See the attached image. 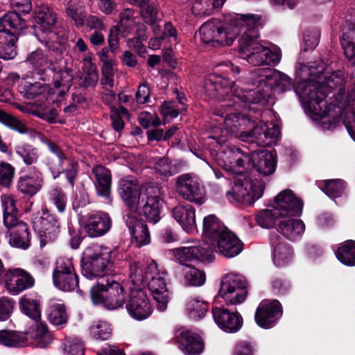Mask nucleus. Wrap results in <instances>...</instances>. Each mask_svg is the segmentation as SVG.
<instances>
[{
  "mask_svg": "<svg viewBox=\"0 0 355 355\" xmlns=\"http://www.w3.org/2000/svg\"><path fill=\"white\" fill-rule=\"evenodd\" d=\"M234 85V81L225 73L214 72L205 78V96L225 102L214 110V114L220 117L225 126L240 129L243 141L259 146H270L279 137V128L272 123L257 121L261 117L262 109L268 103L270 95L260 90L243 92L234 95L233 103L230 104L225 99L232 94Z\"/></svg>",
  "mask_w": 355,
  "mask_h": 355,
  "instance_id": "nucleus-1",
  "label": "nucleus"
},
{
  "mask_svg": "<svg viewBox=\"0 0 355 355\" xmlns=\"http://www.w3.org/2000/svg\"><path fill=\"white\" fill-rule=\"evenodd\" d=\"M315 71L310 69V75L315 76L318 84L313 89L304 82L294 84L288 76L277 70L270 71L266 75V80L271 89L277 90L278 93L293 90L307 113L314 116L315 120L320 121L324 129L334 130L340 123L341 116H333L331 119L328 117L329 113L336 107V105L328 104L325 100L328 94L335 89L339 87V91L342 90L344 71L330 70L324 64L318 65Z\"/></svg>",
  "mask_w": 355,
  "mask_h": 355,
  "instance_id": "nucleus-2",
  "label": "nucleus"
},
{
  "mask_svg": "<svg viewBox=\"0 0 355 355\" xmlns=\"http://www.w3.org/2000/svg\"><path fill=\"white\" fill-rule=\"evenodd\" d=\"M233 22L235 24L243 23L239 39V51L241 56L250 64L254 66L270 65L279 62V54L257 42L259 29L262 27L261 15L246 14L245 16H236Z\"/></svg>",
  "mask_w": 355,
  "mask_h": 355,
  "instance_id": "nucleus-3",
  "label": "nucleus"
},
{
  "mask_svg": "<svg viewBox=\"0 0 355 355\" xmlns=\"http://www.w3.org/2000/svg\"><path fill=\"white\" fill-rule=\"evenodd\" d=\"M246 14L233 13L226 19V25L221 21L215 19L203 24L200 28L201 41L209 46L218 47L230 46L239 36L243 23L233 22L236 16H245Z\"/></svg>",
  "mask_w": 355,
  "mask_h": 355,
  "instance_id": "nucleus-4",
  "label": "nucleus"
},
{
  "mask_svg": "<svg viewBox=\"0 0 355 355\" xmlns=\"http://www.w3.org/2000/svg\"><path fill=\"white\" fill-rule=\"evenodd\" d=\"M89 297L94 306L115 310L123 306L126 300V291L112 277H107L105 280L102 277L91 287Z\"/></svg>",
  "mask_w": 355,
  "mask_h": 355,
  "instance_id": "nucleus-5",
  "label": "nucleus"
},
{
  "mask_svg": "<svg viewBox=\"0 0 355 355\" xmlns=\"http://www.w3.org/2000/svg\"><path fill=\"white\" fill-rule=\"evenodd\" d=\"M3 27V40L0 44V58L5 60L14 59L17 55V42L24 35L28 28L26 21L15 12L6 13L0 19Z\"/></svg>",
  "mask_w": 355,
  "mask_h": 355,
  "instance_id": "nucleus-6",
  "label": "nucleus"
},
{
  "mask_svg": "<svg viewBox=\"0 0 355 355\" xmlns=\"http://www.w3.org/2000/svg\"><path fill=\"white\" fill-rule=\"evenodd\" d=\"M130 268V277L132 280L146 283L157 304V309L160 311H165L169 302L170 291L166 287L164 277L159 273L153 276L148 272V268H144L140 262H134Z\"/></svg>",
  "mask_w": 355,
  "mask_h": 355,
  "instance_id": "nucleus-7",
  "label": "nucleus"
},
{
  "mask_svg": "<svg viewBox=\"0 0 355 355\" xmlns=\"http://www.w3.org/2000/svg\"><path fill=\"white\" fill-rule=\"evenodd\" d=\"M82 274L88 279L104 277L113 271L114 263L111 259V251L107 249L87 248L80 259Z\"/></svg>",
  "mask_w": 355,
  "mask_h": 355,
  "instance_id": "nucleus-8",
  "label": "nucleus"
},
{
  "mask_svg": "<svg viewBox=\"0 0 355 355\" xmlns=\"http://www.w3.org/2000/svg\"><path fill=\"white\" fill-rule=\"evenodd\" d=\"M264 189L263 182L257 179L254 180L250 175L243 174L234 180L232 190L226 195L232 202L250 207L263 196Z\"/></svg>",
  "mask_w": 355,
  "mask_h": 355,
  "instance_id": "nucleus-9",
  "label": "nucleus"
},
{
  "mask_svg": "<svg viewBox=\"0 0 355 355\" xmlns=\"http://www.w3.org/2000/svg\"><path fill=\"white\" fill-rule=\"evenodd\" d=\"M160 194L159 187L148 189L137 202V208L132 209L131 211L137 214L140 218H144L146 222L157 223L162 218L164 205V200Z\"/></svg>",
  "mask_w": 355,
  "mask_h": 355,
  "instance_id": "nucleus-10",
  "label": "nucleus"
},
{
  "mask_svg": "<svg viewBox=\"0 0 355 355\" xmlns=\"http://www.w3.org/2000/svg\"><path fill=\"white\" fill-rule=\"evenodd\" d=\"M247 295V282L239 275L228 274L223 277L216 297L223 299L227 305H236L243 302Z\"/></svg>",
  "mask_w": 355,
  "mask_h": 355,
  "instance_id": "nucleus-11",
  "label": "nucleus"
},
{
  "mask_svg": "<svg viewBox=\"0 0 355 355\" xmlns=\"http://www.w3.org/2000/svg\"><path fill=\"white\" fill-rule=\"evenodd\" d=\"M125 309L129 315L136 320L148 318L153 313V308L146 291L143 288L132 289L126 293Z\"/></svg>",
  "mask_w": 355,
  "mask_h": 355,
  "instance_id": "nucleus-12",
  "label": "nucleus"
},
{
  "mask_svg": "<svg viewBox=\"0 0 355 355\" xmlns=\"http://www.w3.org/2000/svg\"><path fill=\"white\" fill-rule=\"evenodd\" d=\"M176 189L184 199L197 205L200 206L205 202L204 187L189 173L182 174L177 178Z\"/></svg>",
  "mask_w": 355,
  "mask_h": 355,
  "instance_id": "nucleus-13",
  "label": "nucleus"
},
{
  "mask_svg": "<svg viewBox=\"0 0 355 355\" xmlns=\"http://www.w3.org/2000/svg\"><path fill=\"white\" fill-rule=\"evenodd\" d=\"M247 166V172L256 171L263 176L272 174L277 168V157L275 150L266 149L250 151Z\"/></svg>",
  "mask_w": 355,
  "mask_h": 355,
  "instance_id": "nucleus-14",
  "label": "nucleus"
},
{
  "mask_svg": "<svg viewBox=\"0 0 355 355\" xmlns=\"http://www.w3.org/2000/svg\"><path fill=\"white\" fill-rule=\"evenodd\" d=\"M282 315L283 308L279 300H263L256 309L254 320L259 327L268 329L277 324Z\"/></svg>",
  "mask_w": 355,
  "mask_h": 355,
  "instance_id": "nucleus-15",
  "label": "nucleus"
},
{
  "mask_svg": "<svg viewBox=\"0 0 355 355\" xmlns=\"http://www.w3.org/2000/svg\"><path fill=\"white\" fill-rule=\"evenodd\" d=\"M35 24L28 26L26 30L33 34L37 39L44 37L46 33H51V30L57 22V15L48 5L42 4L38 6L32 13Z\"/></svg>",
  "mask_w": 355,
  "mask_h": 355,
  "instance_id": "nucleus-16",
  "label": "nucleus"
},
{
  "mask_svg": "<svg viewBox=\"0 0 355 355\" xmlns=\"http://www.w3.org/2000/svg\"><path fill=\"white\" fill-rule=\"evenodd\" d=\"M33 227L37 231L41 238V246L49 241H54L60 232L59 218L48 211H43L41 216H36L33 220Z\"/></svg>",
  "mask_w": 355,
  "mask_h": 355,
  "instance_id": "nucleus-17",
  "label": "nucleus"
},
{
  "mask_svg": "<svg viewBox=\"0 0 355 355\" xmlns=\"http://www.w3.org/2000/svg\"><path fill=\"white\" fill-rule=\"evenodd\" d=\"M250 150L236 146H224L217 153V159L220 161L223 166L229 170L243 168L247 173V166L249 159Z\"/></svg>",
  "mask_w": 355,
  "mask_h": 355,
  "instance_id": "nucleus-18",
  "label": "nucleus"
},
{
  "mask_svg": "<svg viewBox=\"0 0 355 355\" xmlns=\"http://www.w3.org/2000/svg\"><path fill=\"white\" fill-rule=\"evenodd\" d=\"M214 249L211 243L208 242H204L198 245L182 247L176 250V257L181 264L194 260L202 263H210L215 259Z\"/></svg>",
  "mask_w": 355,
  "mask_h": 355,
  "instance_id": "nucleus-19",
  "label": "nucleus"
},
{
  "mask_svg": "<svg viewBox=\"0 0 355 355\" xmlns=\"http://www.w3.org/2000/svg\"><path fill=\"white\" fill-rule=\"evenodd\" d=\"M112 220L106 212L96 211L88 214L83 221L82 227L90 238L104 236L111 229Z\"/></svg>",
  "mask_w": 355,
  "mask_h": 355,
  "instance_id": "nucleus-20",
  "label": "nucleus"
},
{
  "mask_svg": "<svg viewBox=\"0 0 355 355\" xmlns=\"http://www.w3.org/2000/svg\"><path fill=\"white\" fill-rule=\"evenodd\" d=\"M275 204L283 218L299 217L302 215L304 202L289 189L281 191L275 198Z\"/></svg>",
  "mask_w": 355,
  "mask_h": 355,
  "instance_id": "nucleus-21",
  "label": "nucleus"
},
{
  "mask_svg": "<svg viewBox=\"0 0 355 355\" xmlns=\"http://www.w3.org/2000/svg\"><path fill=\"white\" fill-rule=\"evenodd\" d=\"M212 315L218 327L227 333H236L243 326V318L236 311H231L223 305L212 307Z\"/></svg>",
  "mask_w": 355,
  "mask_h": 355,
  "instance_id": "nucleus-22",
  "label": "nucleus"
},
{
  "mask_svg": "<svg viewBox=\"0 0 355 355\" xmlns=\"http://www.w3.org/2000/svg\"><path fill=\"white\" fill-rule=\"evenodd\" d=\"M7 289L13 294L31 288L35 285L33 277L26 270L20 268H9L3 275Z\"/></svg>",
  "mask_w": 355,
  "mask_h": 355,
  "instance_id": "nucleus-23",
  "label": "nucleus"
},
{
  "mask_svg": "<svg viewBox=\"0 0 355 355\" xmlns=\"http://www.w3.org/2000/svg\"><path fill=\"white\" fill-rule=\"evenodd\" d=\"M269 241L272 249V257L274 263L278 267L288 264L293 254L291 245L286 243L277 232L270 233Z\"/></svg>",
  "mask_w": 355,
  "mask_h": 355,
  "instance_id": "nucleus-24",
  "label": "nucleus"
},
{
  "mask_svg": "<svg viewBox=\"0 0 355 355\" xmlns=\"http://www.w3.org/2000/svg\"><path fill=\"white\" fill-rule=\"evenodd\" d=\"M179 348L186 355H200L204 350L202 338L189 330H182L176 334Z\"/></svg>",
  "mask_w": 355,
  "mask_h": 355,
  "instance_id": "nucleus-25",
  "label": "nucleus"
},
{
  "mask_svg": "<svg viewBox=\"0 0 355 355\" xmlns=\"http://www.w3.org/2000/svg\"><path fill=\"white\" fill-rule=\"evenodd\" d=\"M222 255L227 258H232L239 254L243 250V243L237 236L229 229L212 243Z\"/></svg>",
  "mask_w": 355,
  "mask_h": 355,
  "instance_id": "nucleus-26",
  "label": "nucleus"
},
{
  "mask_svg": "<svg viewBox=\"0 0 355 355\" xmlns=\"http://www.w3.org/2000/svg\"><path fill=\"white\" fill-rule=\"evenodd\" d=\"M147 222L131 214L126 216L125 224L129 230L132 240L139 248L150 242V234Z\"/></svg>",
  "mask_w": 355,
  "mask_h": 355,
  "instance_id": "nucleus-27",
  "label": "nucleus"
},
{
  "mask_svg": "<svg viewBox=\"0 0 355 355\" xmlns=\"http://www.w3.org/2000/svg\"><path fill=\"white\" fill-rule=\"evenodd\" d=\"M6 228L9 232V243L12 247L26 250L31 246V231L27 223L19 220Z\"/></svg>",
  "mask_w": 355,
  "mask_h": 355,
  "instance_id": "nucleus-28",
  "label": "nucleus"
},
{
  "mask_svg": "<svg viewBox=\"0 0 355 355\" xmlns=\"http://www.w3.org/2000/svg\"><path fill=\"white\" fill-rule=\"evenodd\" d=\"M118 192L130 211L137 208V204L143 196L137 183L125 178L119 181Z\"/></svg>",
  "mask_w": 355,
  "mask_h": 355,
  "instance_id": "nucleus-29",
  "label": "nucleus"
},
{
  "mask_svg": "<svg viewBox=\"0 0 355 355\" xmlns=\"http://www.w3.org/2000/svg\"><path fill=\"white\" fill-rule=\"evenodd\" d=\"M33 174H24L17 180V187L19 192L26 196L32 197L35 196L42 188V174L33 168Z\"/></svg>",
  "mask_w": 355,
  "mask_h": 355,
  "instance_id": "nucleus-30",
  "label": "nucleus"
},
{
  "mask_svg": "<svg viewBox=\"0 0 355 355\" xmlns=\"http://www.w3.org/2000/svg\"><path fill=\"white\" fill-rule=\"evenodd\" d=\"M92 173L95 175L94 182L98 196L107 200L110 198L112 187V173L109 168L101 164L93 167Z\"/></svg>",
  "mask_w": 355,
  "mask_h": 355,
  "instance_id": "nucleus-31",
  "label": "nucleus"
},
{
  "mask_svg": "<svg viewBox=\"0 0 355 355\" xmlns=\"http://www.w3.org/2000/svg\"><path fill=\"white\" fill-rule=\"evenodd\" d=\"M172 216L185 232L191 233L196 230V211L191 205H180L175 207L172 210Z\"/></svg>",
  "mask_w": 355,
  "mask_h": 355,
  "instance_id": "nucleus-32",
  "label": "nucleus"
},
{
  "mask_svg": "<svg viewBox=\"0 0 355 355\" xmlns=\"http://www.w3.org/2000/svg\"><path fill=\"white\" fill-rule=\"evenodd\" d=\"M227 230L228 228L214 214L208 215L203 219L202 235L205 239H208L211 244Z\"/></svg>",
  "mask_w": 355,
  "mask_h": 355,
  "instance_id": "nucleus-33",
  "label": "nucleus"
},
{
  "mask_svg": "<svg viewBox=\"0 0 355 355\" xmlns=\"http://www.w3.org/2000/svg\"><path fill=\"white\" fill-rule=\"evenodd\" d=\"M40 298L36 293H29L23 295L19 302L21 313L35 322L41 319Z\"/></svg>",
  "mask_w": 355,
  "mask_h": 355,
  "instance_id": "nucleus-34",
  "label": "nucleus"
},
{
  "mask_svg": "<svg viewBox=\"0 0 355 355\" xmlns=\"http://www.w3.org/2000/svg\"><path fill=\"white\" fill-rule=\"evenodd\" d=\"M291 218H281L276 230L288 239L294 241L297 236L304 232L305 225L302 220Z\"/></svg>",
  "mask_w": 355,
  "mask_h": 355,
  "instance_id": "nucleus-35",
  "label": "nucleus"
},
{
  "mask_svg": "<svg viewBox=\"0 0 355 355\" xmlns=\"http://www.w3.org/2000/svg\"><path fill=\"white\" fill-rule=\"evenodd\" d=\"M138 8H140V15L144 23L153 26L155 35L161 31L159 25H156L159 20L158 13L159 7L155 0H146Z\"/></svg>",
  "mask_w": 355,
  "mask_h": 355,
  "instance_id": "nucleus-36",
  "label": "nucleus"
},
{
  "mask_svg": "<svg viewBox=\"0 0 355 355\" xmlns=\"http://www.w3.org/2000/svg\"><path fill=\"white\" fill-rule=\"evenodd\" d=\"M346 23L347 31L343 33L340 43L345 57L355 65V22Z\"/></svg>",
  "mask_w": 355,
  "mask_h": 355,
  "instance_id": "nucleus-37",
  "label": "nucleus"
},
{
  "mask_svg": "<svg viewBox=\"0 0 355 355\" xmlns=\"http://www.w3.org/2000/svg\"><path fill=\"white\" fill-rule=\"evenodd\" d=\"M17 89L24 98L33 100L46 93L47 84L40 82L31 83L23 78L19 80Z\"/></svg>",
  "mask_w": 355,
  "mask_h": 355,
  "instance_id": "nucleus-38",
  "label": "nucleus"
},
{
  "mask_svg": "<svg viewBox=\"0 0 355 355\" xmlns=\"http://www.w3.org/2000/svg\"><path fill=\"white\" fill-rule=\"evenodd\" d=\"M226 0H193L192 12L196 16H209L222 8Z\"/></svg>",
  "mask_w": 355,
  "mask_h": 355,
  "instance_id": "nucleus-39",
  "label": "nucleus"
},
{
  "mask_svg": "<svg viewBox=\"0 0 355 355\" xmlns=\"http://www.w3.org/2000/svg\"><path fill=\"white\" fill-rule=\"evenodd\" d=\"M335 254L338 260L343 265L355 266V241L349 239L343 242Z\"/></svg>",
  "mask_w": 355,
  "mask_h": 355,
  "instance_id": "nucleus-40",
  "label": "nucleus"
},
{
  "mask_svg": "<svg viewBox=\"0 0 355 355\" xmlns=\"http://www.w3.org/2000/svg\"><path fill=\"white\" fill-rule=\"evenodd\" d=\"M28 341L26 334L12 330L0 331V344L9 347H19Z\"/></svg>",
  "mask_w": 355,
  "mask_h": 355,
  "instance_id": "nucleus-41",
  "label": "nucleus"
},
{
  "mask_svg": "<svg viewBox=\"0 0 355 355\" xmlns=\"http://www.w3.org/2000/svg\"><path fill=\"white\" fill-rule=\"evenodd\" d=\"M183 269L185 283L189 286H201L206 281V274L204 270H200L191 264L184 262Z\"/></svg>",
  "mask_w": 355,
  "mask_h": 355,
  "instance_id": "nucleus-42",
  "label": "nucleus"
},
{
  "mask_svg": "<svg viewBox=\"0 0 355 355\" xmlns=\"http://www.w3.org/2000/svg\"><path fill=\"white\" fill-rule=\"evenodd\" d=\"M283 218L280 215L279 209L276 206L272 209H263L256 216L257 224L263 228H277V223L280 218Z\"/></svg>",
  "mask_w": 355,
  "mask_h": 355,
  "instance_id": "nucleus-43",
  "label": "nucleus"
},
{
  "mask_svg": "<svg viewBox=\"0 0 355 355\" xmlns=\"http://www.w3.org/2000/svg\"><path fill=\"white\" fill-rule=\"evenodd\" d=\"M0 123L21 135L28 133L29 130L24 121L1 109H0Z\"/></svg>",
  "mask_w": 355,
  "mask_h": 355,
  "instance_id": "nucleus-44",
  "label": "nucleus"
},
{
  "mask_svg": "<svg viewBox=\"0 0 355 355\" xmlns=\"http://www.w3.org/2000/svg\"><path fill=\"white\" fill-rule=\"evenodd\" d=\"M53 282L56 288L63 291H72L78 286V277L76 272L53 276Z\"/></svg>",
  "mask_w": 355,
  "mask_h": 355,
  "instance_id": "nucleus-45",
  "label": "nucleus"
},
{
  "mask_svg": "<svg viewBox=\"0 0 355 355\" xmlns=\"http://www.w3.org/2000/svg\"><path fill=\"white\" fill-rule=\"evenodd\" d=\"M16 203L17 201L12 197L6 198L3 200V223L6 227L13 225V223L19 220Z\"/></svg>",
  "mask_w": 355,
  "mask_h": 355,
  "instance_id": "nucleus-46",
  "label": "nucleus"
},
{
  "mask_svg": "<svg viewBox=\"0 0 355 355\" xmlns=\"http://www.w3.org/2000/svg\"><path fill=\"white\" fill-rule=\"evenodd\" d=\"M49 321L54 325H61L67 322L66 307L63 304L55 303L46 310Z\"/></svg>",
  "mask_w": 355,
  "mask_h": 355,
  "instance_id": "nucleus-47",
  "label": "nucleus"
},
{
  "mask_svg": "<svg viewBox=\"0 0 355 355\" xmlns=\"http://www.w3.org/2000/svg\"><path fill=\"white\" fill-rule=\"evenodd\" d=\"M15 152L27 166L35 164L39 155L37 149L29 144H21L16 146Z\"/></svg>",
  "mask_w": 355,
  "mask_h": 355,
  "instance_id": "nucleus-48",
  "label": "nucleus"
},
{
  "mask_svg": "<svg viewBox=\"0 0 355 355\" xmlns=\"http://www.w3.org/2000/svg\"><path fill=\"white\" fill-rule=\"evenodd\" d=\"M345 188V182L341 179L326 180L322 183V191L329 198L341 196Z\"/></svg>",
  "mask_w": 355,
  "mask_h": 355,
  "instance_id": "nucleus-49",
  "label": "nucleus"
},
{
  "mask_svg": "<svg viewBox=\"0 0 355 355\" xmlns=\"http://www.w3.org/2000/svg\"><path fill=\"white\" fill-rule=\"evenodd\" d=\"M49 200L55 206L60 213L64 212L67 197L64 191L58 187L53 188L49 193Z\"/></svg>",
  "mask_w": 355,
  "mask_h": 355,
  "instance_id": "nucleus-50",
  "label": "nucleus"
},
{
  "mask_svg": "<svg viewBox=\"0 0 355 355\" xmlns=\"http://www.w3.org/2000/svg\"><path fill=\"white\" fill-rule=\"evenodd\" d=\"M15 168L6 162H0V186L9 188L12 183Z\"/></svg>",
  "mask_w": 355,
  "mask_h": 355,
  "instance_id": "nucleus-51",
  "label": "nucleus"
},
{
  "mask_svg": "<svg viewBox=\"0 0 355 355\" xmlns=\"http://www.w3.org/2000/svg\"><path fill=\"white\" fill-rule=\"evenodd\" d=\"M188 309L190 311V316L196 320H199L204 318L207 312L209 304L198 300H191L188 304Z\"/></svg>",
  "mask_w": 355,
  "mask_h": 355,
  "instance_id": "nucleus-52",
  "label": "nucleus"
},
{
  "mask_svg": "<svg viewBox=\"0 0 355 355\" xmlns=\"http://www.w3.org/2000/svg\"><path fill=\"white\" fill-rule=\"evenodd\" d=\"M34 338L37 340L40 347H46L51 340V335L48 331L47 326L40 320L36 322Z\"/></svg>",
  "mask_w": 355,
  "mask_h": 355,
  "instance_id": "nucleus-53",
  "label": "nucleus"
},
{
  "mask_svg": "<svg viewBox=\"0 0 355 355\" xmlns=\"http://www.w3.org/2000/svg\"><path fill=\"white\" fill-rule=\"evenodd\" d=\"M98 80V73L96 66L90 62V66L85 73V76L80 78L79 86L85 89L89 87H96Z\"/></svg>",
  "mask_w": 355,
  "mask_h": 355,
  "instance_id": "nucleus-54",
  "label": "nucleus"
},
{
  "mask_svg": "<svg viewBox=\"0 0 355 355\" xmlns=\"http://www.w3.org/2000/svg\"><path fill=\"white\" fill-rule=\"evenodd\" d=\"M91 334L96 340H106L111 337L112 330L110 324L99 321L96 325L91 327Z\"/></svg>",
  "mask_w": 355,
  "mask_h": 355,
  "instance_id": "nucleus-55",
  "label": "nucleus"
},
{
  "mask_svg": "<svg viewBox=\"0 0 355 355\" xmlns=\"http://www.w3.org/2000/svg\"><path fill=\"white\" fill-rule=\"evenodd\" d=\"M320 32L318 29H307L304 32L303 41L305 45L304 51L314 49L319 44Z\"/></svg>",
  "mask_w": 355,
  "mask_h": 355,
  "instance_id": "nucleus-56",
  "label": "nucleus"
},
{
  "mask_svg": "<svg viewBox=\"0 0 355 355\" xmlns=\"http://www.w3.org/2000/svg\"><path fill=\"white\" fill-rule=\"evenodd\" d=\"M257 344L254 341L239 340L234 347L232 355H254Z\"/></svg>",
  "mask_w": 355,
  "mask_h": 355,
  "instance_id": "nucleus-57",
  "label": "nucleus"
},
{
  "mask_svg": "<svg viewBox=\"0 0 355 355\" xmlns=\"http://www.w3.org/2000/svg\"><path fill=\"white\" fill-rule=\"evenodd\" d=\"M24 62L32 66L33 69H38L46 62V57L43 51L38 48L27 55Z\"/></svg>",
  "mask_w": 355,
  "mask_h": 355,
  "instance_id": "nucleus-58",
  "label": "nucleus"
},
{
  "mask_svg": "<svg viewBox=\"0 0 355 355\" xmlns=\"http://www.w3.org/2000/svg\"><path fill=\"white\" fill-rule=\"evenodd\" d=\"M121 33L122 36H123V33L121 32L119 25L118 24L112 26L109 31L107 42L109 49L114 55L117 53L119 48V35Z\"/></svg>",
  "mask_w": 355,
  "mask_h": 355,
  "instance_id": "nucleus-59",
  "label": "nucleus"
},
{
  "mask_svg": "<svg viewBox=\"0 0 355 355\" xmlns=\"http://www.w3.org/2000/svg\"><path fill=\"white\" fill-rule=\"evenodd\" d=\"M15 302L8 297H0V321L7 320L11 315Z\"/></svg>",
  "mask_w": 355,
  "mask_h": 355,
  "instance_id": "nucleus-60",
  "label": "nucleus"
},
{
  "mask_svg": "<svg viewBox=\"0 0 355 355\" xmlns=\"http://www.w3.org/2000/svg\"><path fill=\"white\" fill-rule=\"evenodd\" d=\"M47 37L50 40L58 42L59 44H67L68 42V32L63 28H58L55 26L51 30V33H46L44 37Z\"/></svg>",
  "mask_w": 355,
  "mask_h": 355,
  "instance_id": "nucleus-61",
  "label": "nucleus"
},
{
  "mask_svg": "<svg viewBox=\"0 0 355 355\" xmlns=\"http://www.w3.org/2000/svg\"><path fill=\"white\" fill-rule=\"evenodd\" d=\"M272 290L277 295H286L291 288L290 282L286 279L276 277L271 281Z\"/></svg>",
  "mask_w": 355,
  "mask_h": 355,
  "instance_id": "nucleus-62",
  "label": "nucleus"
},
{
  "mask_svg": "<svg viewBox=\"0 0 355 355\" xmlns=\"http://www.w3.org/2000/svg\"><path fill=\"white\" fill-rule=\"evenodd\" d=\"M73 272H75V269L71 261L69 259H62L57 261L56 266L53 272V277L59 275H69V273Z\"/></svg>",
  "mask_w": 355,
  "mask_h": 355,
  "instance_id": "nucleus-63",
  "label": "nucleus"
},
{
  "mask_svg": "<svg viewBox=\"0 0 355 355\" xmlns=\"http://www.w3.org/2000/svg\"><path fill=\"white\" fill-rule=\"evenodd\" d=\"M64 352L66 355H84L83 345L78 341H68L65 343Z\"/></svg>",
  "mask_w": 355,
  "mask_h": 355,
  "instance_id": "nucleus-64",
  "label": "nucleus"
}]
</instances>
